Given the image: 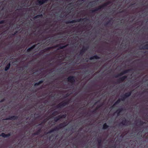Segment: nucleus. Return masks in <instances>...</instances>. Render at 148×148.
Segmentation results:
<instances>
[{
	"mask_svg": "<svg viewBox=\"0 0 148 148\" xmlns=\"http://www.w3.org/2000/svg\"><path fill=\"white\" fill-rule=\"evenodd\" d=\"M120 99L118 100V101H117L116 102V103H115V104H114V106H115V105L116 104H117V103H119V102H120Z\"/></svg>",
	"mask_w": 148,
	"mask_h": 148,
	"instance_id": "7",
	"label": "nucleus"
},
{
	"mask_svg": "<svg viewBox=\"0 0 148 148\" xmlns=\"http://www.w3.org/2000/svg\"><path fill=\"white\" fill-rule=\"evenodd\" d=\"M108 127V126L106 124H104L103 125V128L104 129H106Z\"/></svg>",
	"mask_w": 148,
	"mask_h": 148,
	"instance_id": "5",
	"label": "nucleus"
},
{
	"mask_svg": "<svg viewBox=\"0 0 148 148\" xmlns=\"http://www.w3.org/2000/svg\"><path fill=\"white\" fill-rule=\"evenodd\" d=\"M68 80L69 82H70L71 83H73L74 81V78L73 77H68Z\"/></svg>",
	"mask_w": 148,
	"mask_h": 148,
	"instance_id": "1",
	"label": "nucleus"
},
{
	"mask_svg": "<svg viewBox=\"0 0 148 148\" xmlns=\"http://www.w3.org/2000/svg\"><path fill=\"white\" fill-rule=\"evenodd\" d=\"M130 93L128 95H127V96H130Z\"/></svg>",
	"mask_w": 148,
	"mask_h": 148,
	"instance_id": "9",
	"label": "nucleus"
},
{
	"mask_svg": "<svg viewBox=\"0 0 148 148\" xmlns=\"http://www.w3.org/2000/svg\"><path fill=\"white\" fill-rule=\"evenodd\" d=\"M10 66V64H9L8 65L6 66L5 68V70L7 71L9 68Z\"/></svg>",
	"mask_w": 148,
	"mask_h": 148,
	"instance_id": "4",
	"label": "nucleus"
},
{
	"mask_svg": "<svg viewBox=\"0 0 148 148\" xmlns=\"http://www.w3.org/2000/svg\"><path fill=\"white\" fill-rule=\"evenodd\" d=\"M42 81H40V82H38V83H36V84H35V85H36V84H38H38H40V83H42Z\"/></svg>",
	"mask_w": 148,
	"mask_h": 148,
	"instance_id": "8",
	"label": "nucleus"
},
{
	"mask_svg": "<svg viewBox=\"0 0 148 148\" xmlns=\"http://www.w3.org/2000/svg\"><path fill=\"white\" fill-rule=\"evenodd\" d=\"M10 135L9 134H8V135H6L4 133H2L1 134V135H0V136H2L3 137H7L8 136H9Z\"/></svg>",
	"mask_w": 148,
	"mask_h": 148,
	"instance_id": "2",
	"label": "nucleus"
},
{
	"mask_svg": "<svg viewBox=\"0 0 148 148\" xmlns=\"http://www.w3.org/2000/svg\"><path fill=\"white\" fill-rule=\"evenodd\" d=\"M35 46H33L32 47L29 48L28 49H27V51H30V50H31L32 49H33V48H34V47Z\"/></svg>",
	"mask_w": 148,
	"mask_h": 148,
	"instance_id": "6",
	"label": "nucleus"
},
{
	"mask_svg": "<svg viewBox=\"0 0 148 148\" xmlns=\"http://www.w3.org/2000/svg\"><path fill=\"white\" fill-rule=\"evenodd\" d=\"M38 2L40 4H42L44 3L45 1V0H38Z\"/></svg>",
	"mask_w": 148,
	"mask_h": 148,
	"instance_id": "3",
	"label": "nucleus"
}]
</instances>
